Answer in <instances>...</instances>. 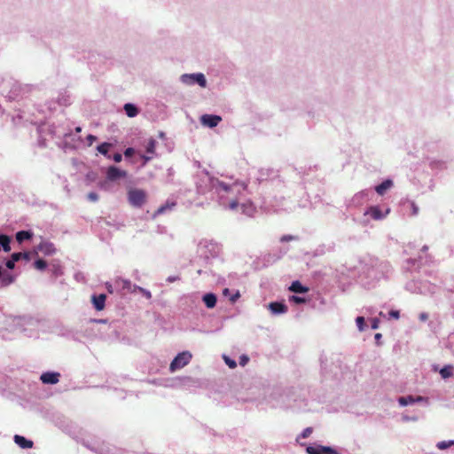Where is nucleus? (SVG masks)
Instances as JSON below:
<instances>
[{"label":"nucleus","instance_id":"5","mask_svg":"<svg viewBox=\"0 0 454 454\" xmlns=\"http://www.w3.org/2000/svg\"><path fill=\"white\" fill-rule=\"evenodd\" d=\"M405 288L411 293H419L427 294L433 293L435 289V286L427 282L419 283L417 281H410L406 284Z\"/></svg>","mask_w":454,"mask_h":454},{"label":"nucleus","instance_id":"17","mask_svg":"<svg viewBox=\"0 0 454 454\" xmlns=\"http://www.w3.org/2000/svg\"><path fill=\"white\" fill-rule=\"evenodd\" d=\"M106 295L99 294L92 297V302L97 310H102L105 307Z\"/></svg>","mask_w":454,"mask_h":454},{"label":"nucleus","instance_id":"16","mask_svg":"<svg viewBox=\"0 0 454 454\" xmlns=\"http://www.w3.org/2000/svg\"><path fill=\"white\" fill-rule=\"evenodd\" d=\"M393 186V182L390 179H387L382 182L380 184L375 187V191L378 194L383 195L385 192L389 190Z\"/></svg>","mask_w":454,"mask_h":454},{"label":"nucleus","instance_id":"25","mask_svg":"<svg viewBox=\"0 0 454 454\" xmlns=\"http://www.w3.org/2000/svg\"><path fill=\"white\" fill-rule=\"evenodd\" d=\"M10 242L11 239L6 235L2 234V249L4 251L9 252L11 250Z\"/></svg>","mask_w":454,"mask_h":454},{"label":"nucleus","instance_id":"4","mask_svg":"<svg viewBox=\"0 0 454 454\" xmlns=\"http://www.w3.org/2000/svg\"><path fill=\"white\" fill-rule=\"evenodd\" d=\"M192 355L190 351H183L173 359L169 365L170 372H174L184 368L192 360Z\"/></svg>","mask_w":454,"mask_h":454},{"label":"nucleus","instance_id":"34","mask_svg":"<svg viewBox=\"0 0 454 454\" xmlns=\"http://www.w3.org/2000/svg\"><path fill=\"white\" fill-rule=\"evenodd\" d=\"M22 257V253H14L12 254V260L16 262H18L19 260H20Z\"/></svg>","mask_w":454,"mask_h":454},{"label":"nucleus","instance_id":"20","mask_svg":"<svg viewBox=\"0 0 454 454\" xmlns=\"http://www.w3.org/2000/svg\"><path fill=\"white\" fill-rule=\"evenodd\" d=\"M33 237V232L29 231H20L16 234V239L18 242L21 243L24 240L30 239Z\"/></svg>","mask_w":454,"mask_h":454},{"label":"nucleus","instance_id":"31","mask_svg":"<svg viewBox=\"0 0 454 454\" xmlns=\"http://www.w3.org/2000/svg\"><path fill=\"white\" fill-rule=\"evenodd\" d=\"M138 290L145 297H146L147 299H151L152 298V294L150 291L139 286L137 287Z\"/></svg>","mask_w":454,"mask_h":454},{"label":"nucleus","instance_id":"47","mask_svg":"<svg viewBox=\"0 0 454 454\" xmlns=\"http://www.w3.org/2000/svg\"><path fill=\"white\" fill-rule=\"evenodd\" d=\"M21 258L28 261L30 259L29 254L28 253H22V257Z\"/></svg>","mask_w":454,"mask_h":454},{"label":"nucleus","instance_id":"2","mask_svg":"<svg viewBox=\"0 0 454 454\" xmlns=\"http://www.w3.org/2000/svg\"><path fill=\"white\" fill-rule=\"evenodd\" d=\"M129 204L137 208L142 207L147 201V192L139 188H129L127 192Z\"/></svg>","mask_w":454,"mask_h":454},{"label":"nucleus","instance_id":"26","mask_svg":"<svg viewBox=\"0 0 454 454\" xmlns=\"http://www.w3.org/2000/svg\"><path fill=\"white\" fill-rule=\"evenodd\" d=\"M452 367L451 366H445L440 371V374L443 379H448L450 376H452Z\"/></svg>","mask_w":454,"mask_h":454},{"label":"nucleus","instance_id":"40","mask_svg":"<svg viewBox=\"0 0 454 454\" xmlns=\"http://www.w3.org/2000/svg\"><path fill=\"white\" fill-rule=\"evenodd\" d=\"M153 154H147V155H145V154H142V155H141V157H142V158L144 159V160H145L144 165H145L147 161H149L150 160H152V159H153Z\"/></svg>","mask_w":454,"mask_h":454},{"label":"nucleus","instance_id":"9","mask_svg":"<svg viewBox=\"0 0 454 454\" xmlns=\"http://www.w3.org/2000/svg\"><path fill=\"white\" fill-rule=\"evenodd\" d=\"M59 372H47L41 375L40 379L44 384H56L59 380Z\"/></svg>","mask_w":454,"mask_h":454},{"label":"nucleus","instance_id":"24","mask_svg":"<svg viewBox=\"0 0 454 454\" xmlns=\"http://www.w3.org/2000/svg\"><path fill=\"white\" fill-rule=\"evenodd\" d=\"M14 276L2 272V286H8L14 281Z\"/></svg>","mask_w":454,"mask_h":454},{"label":"nucleus","instance_id":"15","mask_svg":"<svg viewBox=\"0 0 454 454\" xmlns=\"http://www.w3.org/2000/svg\"><path fill=\"white\" fill-rule=\"evenodd\" d=\"M269 309L273 314H283L286 313L287 308L285 304L279 302H271L269 304Z\"/></svg>","mask_w":454,"mask_h":454},{"label":"nucleus","instance_id":"11","mask_svg":"<svg viewBox=\"0 0 454 454\" xmlns=\"http://www.w3.org/2000/svg\"><path fill=\"white\" fill-rule=\"evenodd\" d=\"M43 253L45 255H51L55 253V248L51 243L42 242L35 247V253Z\"/></svg>","mask_w":454,"mask_h":454},{"label":"nucleus","instance_id":"39","mask_svg":"<svg viewBox=\"0 0 454 454\" xmlns=\"http://www.w3.org/2000/svg\"><path fill=\"white\" fill-rule=\"evenodd\" d=\"M134 153V149L129 147V148H127L124 152V155L126 157H130L132 154Z\"/></svg>","mask_w":454,"mask_h":454},{"label":"nucleus","instance_id":"10","mask_svg":"<svg viewBox=\"0 0 454 454\" xmlns=\"http://www.w3.org/2000/svg\"><path fill=\"white\" fill-rule=\"evenodd\" d=\"M107 178L111 181H114L121 177H125L127 173L126 171L121 170L117 167L112 166L107 169Z\"/></svg>","mask_w":454,"mask_h":454},{"label":"nucleus","instance_id":"12","mask_svg":"<svg viewBox=\"0 0 454 454\" xmlns=\"http://www.w3.org/2000/svg\"><path fill=\"white\" fill-rule=\"evenodd\" d=\"M115 284L119 286H121L122 289L127 290L129 293H134L138 290L137 287H139L137 285H132L131 282L128 279L123 278H117L115 280Z\"/></svg>","mask_w":454,"mask_h":454},{"label":"nucleus","instance_id":"37","mask_svg":"<svg viewBox=\"0 0 454 454\" xmlns=\"http://www.w3.org/2000/svg\"><path fill=\"white\" fill-rule=\"evenodd\" d=\"M379 325H380V321H379V319H377V318H373V319L372 320V329H374V330H375V329H378V328H379Z\"/></svg>","mask_w":454,"mask_h":454},{"label":"nucleus","instance_id":"48","mask_svg":"<svg viewBox=\"0 0 454 454\" xmlns=\"http://www.w3.org/2000/svg\"><path fill=\"white\" fill-rule=\"evenodd\" d=\"M293 238L292 236H284L281 240L282 241H287V240H291Z\"/></svg>","mask_w":454,"mask_h":454},{"label":"nucleus","instance_id":"51","mask_svg":"<svg viewBox=\"0 0 454 454\" xmlns=\"http://www.w3.org/2000/svg\"><path fill=\"white\" fill-rule=\"evenodd\" d=\"M427 318V314H424V313H423V314H421V315H420V319H421V320H426Z\"/></svg>","mask_w":454,"mask_h":454},{"label":"nucleus","instance_id":"41","mask_svg":"<svg viewBox=\"0 0 454 454\" xmlns=\"http://www.w3.org/2000/svg\"><path fill=\"white\" fill-rule=\"evenodd\" d=\"M389 316H390V317H394V318H395V319H398V318H399V316H400V315H399V311H397V310H391V311L389 312Z\"/></svg>","mask_w":454,"mask_h":454},{"label":"nucleus","instance_id":"21","mask_svg":"<svg viewBox=\"0 0 454 454\" xmlns=\"http://www.w3.org/2000/svg\"><path fill=\"white\" fill-rule=\"evenodd\" d=\"M145 147L147 154H154L156 148V140L153 138H150L148 141H146Z\"/></svg>","mask_w":454,"mask_h":454},{"label":"nucleus","instance_id":"43","mask_svg":"<svg viewBox=\"0 0 454 454\" xmlns=\"http://www.w3.org/2000/svg\"><path fill=\"white\" fill-rule=\"evenodd\" d=\"M240 294H239V292H236L235 294H233L231 297V302H235L239 298Z\"/></svg>","mask_w":454,"mask_h":454},{"label":"nucleus","instance_id":"13","mask_svg":"<svg viewBox=\"0 0 454 454\" xmlns=\"http://www.w3.org/2000/svg\"><path fill=\"white\" fill-rule=\"evenodd\" d=\"M424 401L427 402V399L422 396L413 397L411 395L402 396L398 399V403L401 406H407L410 404H413L415 403L424 402Z\"/></svg>","mask_w":454,"mask_h":454},{"label":"nucleus","instance_id":"23","mask_svg":"<svg viewBox=\"0 0 454 454\" xmlns=\"http://www.w3.org/2000/svg\"><path fill=\"white\" fill-rule=\"evenodd\" d=\"M111 146L112 145L109 143H103L97 147V150L99 153L109 158L110 156L108 155V151Z\"/></svg>","mask_w":454,"mask_h":454},{"label":"nucleus","instance_id":"33","mask_svg":"<svg viewBox=\"0 0 454 454\" xmlns=\"http://www.w3.org/2000/svg\"><path fill=\"white\" fill-rule=\"evenodd\" d=\"M311 433H312V428L311 427H307V428H305L302 431V433L301 434V437L307 438V437H309L311 434Z\"/></svg>","mask_w":454,"mask_h":454},{"label":"nucleus","instance_id":"38","mask_svg":"<svg viewBox=\"0 0 454 454\" xmlns=\"http://www.w3.org/2000/svg\"><path fill=\"white\" fill-rule=\"evenodd\" d=\"M96 139H97V137L95 136L89 135L87 137V141H88L89 145H91L94 143V141H96Z\"/></svg>","mask_w":454,"mask_h":454},{"label":"nucleus","instance_id":"6","mask_svg":"<svg viewBox=\"0 0 454 454\" xmlns=\"http://www.w3.org/2000/svg\"><path fill=\"white\" fill-rule=\"evenodd\" d=\"M222 121V117L215 114H203L200 117V123L207 128L216 127Z\"/></svg>","mask_w":454,"mask_h":454},{"label":"nucleus","instance_id":"27","mask_svg":"<svg viewBox=\"0 0 454 454\" xmlns=\"http://www.w3.org/2000/svg\"><path fill=\"white\" fill-rule=\"evenodd\" d=\"M356 326L360 332H363L365 329V323L364 317H357L356 319Z\"/></svg>","mask_w":454,"mask_h":454},{"label":"nucleus","instance_id":"53","mask_svg":"<svg viewBox=\"0 0 454 454\" xmlns=\"http://www.w3.org/2000/svg\"><path fill=\"white\" fill-rule=\"evenodd\" d=\"M375 338L378 340V339H380L381 338V334L380 333H376L375 334Z\"/></svg>","mask_w":454,"mask_h":454},{"label":"nucleus","instance_id":"8","mask_svg":"<svg viewBox=\"0 0 454 454\" xmlns=\"http://www.w3.org/2000/svg\"><path fill=\"white\" fill-rule=\"evenodd\" d=\"M390 212L389 208H387L385 213H383L379 207H371L365 212V215H371V217L374 220H381L385 218Z\"/></svg>","mask_w":454,"mask_h":454},{"label":"nucleus","instance_id":"28","mask_svg":"<svg viewBox=\"0 0 454 454\" xmlns=\"http://www.w3.org/2000/svg\"><path fill=\"white\" fill-rule=\"evenodd\" d=\"M223 360H224L225 364H227L231 369H234V368H236V367H237V363H236L233 359L230 358L229 356H225V355H223Z\"/></svg>","mask_w":454,"mask_h":454},{"label":"nucleus","instance_id":"35","mask_svg":"<svg viewBox=\"0 0 454 454\" xmlns=\"http://www.w3.org/2000/svg\"><path fill=\"white\" fill-rule=\"evenodd\" d=\"M88 199L90 200V201H97L98 200V196L97 193L95 192H90L88 194Z\"/></svg>","mask_w":454,"mask_h":454},{"label":"nucleus","instance_id":"56","mask_svg":"<svg viewBox=\"0 0 454 454\" xmlns=\"http://www.w3.org/2000/svg\"><path fill=\"white\" fill-rule=\"evenodd\" d=\"M452 445H454V441H453V442H452Z\"/></svg>","mask_w":454,"mask_h":454},{"label":"nucleus","instance_id":"19","mask_svg":"<svg viewBox=\"0 0 454 454\" xmlns=\"http://www.w3.org/2000/svg\"><path fill=\"white\" fill-rule=\"evenodd\" d=\"M203 301L207 308L212 309L216 304V296L214 294H207L203 296Z\"/></svg>","mask_w":454,"mask_h":454},{"label":"nucleus","instance_id":"29","mask_svg":"<svg viewBox=\"0 0 454 454\" xmlns=\"http://www.w3.org/2000/svg\"><path fill=\"white\" fill-rule=\"evenodd\" d=\"M453 441H442L437 443V448L440 450H445L452 445Z\"/></svg>","mask_w":454,"mask_h":454},{"label":"nucleus","instance_id":"55","mask_svg":"<svg viewBox=\"0 0 454 454\" xmlns=\"http://www.w3.org/2000/svg\"><path fill=\"white\" fill-rule=\"evenodd\" d=\"M76 130H77L78 132H80V131H81V128H77V129H76Z\"/></svg>","mask_w":454,"mask_h":454},{"label":"nucleus","instance_id":"42","mask_svg":"<svg viewBox=\"0 0 454 454\" xmlns=\"http://www.w3.org/2000/svg\"><path fill=\"white\" fill-rule=\"evenodd\" d=\"M113 159H114V160L115 162H120V161H121V160H122V156H121V153H115V154L114 155Z\"/></svg>","mask_w":454,"mask_h":454},{"label":"nucleus","instance_id":"22","mask_svg":"<svg viewBox=\"0 0 454 454\" xmlns=\"http://www.w3.org/2000/svg\"><path fill=\"white\" fill-rule=\"evenodd\" d=\"M124 110L129 117H135L138 113L137 108L134 105L129 103L125 104Z\"/></svg>","mask_w":454,"mask_h":454},{"label":"nucleus","instance_id":"7","mask_svg":"<svg viewBox=\"0 0 454 454\" xmlns=\"http://www.w3.org/2000/svg\"><path fill=\"white\" fill-rule=\"evenodd\" d=\"M306 450L308 454H337V451L331 447L318 444L308 446Z\"/></svg>","mask_w":454,"mask_h":454},{"label":"nucleus","instance_id":"45","mask_svg":"<svg viewBox=\"0 0 454 454\" xmlns=\"http://www.w3.org/2000/svg\"><path fill=\"white\" fill-rule=\"evenodd\" d=\"M15 262L11 259L6 262V267L8 269H12L14 267Z\"/></svg>","mask_w":454,"mask_h":454},{"label":"nucleus","instance_id":"32","mask_svg":"<svg viewBox=\"0 0 454 454\" xmlns=\"http://www.w3.org/2000/svg\"><path fill=\"white\" fill-rule=\"evenodd\" d=\"M290 301L295 303H304L306 301L305 298L295 295L291 296Z\"/></svg>","mask_w":454,"mask_h":454},{"label":"nucleus","instance_id":"49","mask_svg":"<svg viewBox=\"0 0 454 454\" xmlns=\"http://www.w3.org/2000/svg\"><path fill=\"white\" fill-rule=\"evenodd\" d=\"M176 279H177V278H176V277H168V282H174V281H176Z\"/></svg>","mask_w":454,"mask_h":454},{"label":"nucleus","instance_id":"18","mask_svg":"<svg viewBox=\"0 0 454 454\" xmlns=\"http://www.w3.org/2000/svg\"><path fill=\"white\" fill-rule=\"evenodd\" d=\"M289 290L294 293L305 294L309 291V288L302 286L299 281H294L290 286Z\"/></svg>","mask_w":454,"mask_h":454},{"label":"nucleus","instance_id":"36","mask_svg":"<svg viewBox=\"0 0 454 454\" xmlns=\"http://www.w3.org/2000/svg\"><path fill=\"white\" fill-rule=\"evenodd\" d=\"M248 360L249 358L247 356H241L239 360L240 365L245 366L247 364Z\"/></svg>","mask_w":454,"mask_h":454},{"label":"nucleus","instance_id":"46","mask_svg":"<svg viewBox=\"0 0 454 454\" xmlns=\"http://www.w3.org/2000/svg\"><path fill=\"white\" fill-rule=\"evenodd\" d=\"M13 321L15 322V324H16L17 325H22L21 323H22L24 320H23L22 318H20V317H18V318H14V319H13Z\"/></svg>","mask_w":454,"mask_h":454},{"label":"nucleus","instance_id":"14","mask_svg":"<svg viewBox=\"0 0 454 454\" xmlns=\"http://www.w3.org/2000/svg\"><path fill=\"white\" fill-rule=\"evenodd\" d=\"M13 440L14 442L21 449H31L34 445L31 440L19 434L14 435Z\"/></svg>","mask_w":454,"mask_h":454},{"label":"nucleus","instance_id":"52","mask_svg":"<svg viewBox=\"0 0 454 454\" xmlns=\"http://www.w3.org/2000/svg\"><path fill=\"white\" fill-rule=\"evenodd\" d=\"M107 289L110 293H113V288H112V285H107Z\"/></svg>","mask_w":454,"mask_h":454},{"label":"nucleus","instance_id":"44","mask_svg":"<svg viewBox=\"0 0 454 454\" xmlns=\"http://www.w3.org/2000/svg\"><path fill=\"white\" fill-rule=\"evenodd\" d=\"M167 208H170V207H168V205H166V206H162V207H160L157 210V213H158V214H162V213H164V212H165V210H166Z\"/></svg>","mask_w":454,"mask_h":454},{"label":"nucleus","instance_id":"54","mask_svg":"<svg viewBox=\"0 0 454 454\" xmlns=\"http://www.w3.org/2000/svg\"><path fill=\"white\" fill-rule=\"evenodd\" d=\"M228 292H229V290L226 288V289H224L223 294H228Z\"/></svg>","mask_w":454,"mask_h":454},{"label":"nucleus","instance_id":"1","mask_svg":"<svg viewBox=\"0 0 454 454\" xmlns=\"http://www.w3.org/2000/svg\"><path fill=\"white\" fill-rule=\"evenodd\" d=\"M212 188L218 193L223 206L232 210H239L247 215H252L254 207L251 203L240 204V195L246 190V185L240 182H233L231 184L220 181L218 179H211Z\"/></svg>","mask_w":454,"mask_h":454},{"label":"nucleus","instance_id":"50","mask_svg":"<svg viewBox=\"0 0 454 454\" xmlns=\"http://www.w3.org/2000/svg\"><path fill=\"white\" fill-rule=\"evenodd\" d=\"M412 209H413V214H417L418 213V207L416 205L412 204Z\"/></svg>","mask_w":454,"mask_h":454},{"label":"nucleus","instance_id":"30","mask_svg":"<svg viewBox=\"0 0 454 454\" xmlns=\"http://www.w3.org/2000/svg\"><path fill=\"white\" fill-rule=\"evenodd\" d=\"M46 262L42 259L36 260L35 262V267L39 270H43L46 268Z\"/></svg>","mask_w":454,"mask_h":454},{"label":"nucleus","instance_id":"3","mask_svg":"<svg viewBox=\"0 0 454 454\" xmlns=\"http://www.w3.org/2000/svg\"><path fill=\"white\" fill-rule=\"evenodd\" d=\"M179 81L185 86L199 85L200 88H206L207 82L202 73L184 74L179 77Z\"/></svg>","mask_w":454,"mask_h":454}]
</instances>
